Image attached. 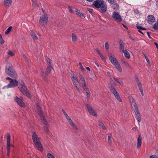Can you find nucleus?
Wrapping results in <instances>:
<instances>
[{"mask_svg":"<svg viewBox=\"0 0 158 158\" xmlns=\"http://www.w3.org/2000/svg\"><path fill=\"white\" fill-rule=\"evenodd\" d=\"M5 71L6 74L13 78H15L17 77V75L14 70L12 64L10 63H6Z\"/></svg>","mask_w":158,"mask_h":158,"instance_id":"nucleus-1","label":"nucleus"},{"mask_svg":"<svg viewBox=\"0 0 158 158\" xmlns=\"http://www.w3.org/2000/svg\"><path fill=\"white\" fill-rule=\"evenodd\" d=\"M36 106L37 107V109L38 110V113L40 115L41 119L43 122V123L45 125L44 127V130L47 133H48L49 131L48 128L49 127V125L48 123V122L45 117L43 115L42 113L41 110V108L38 103H36Z\"/></svg>","mask_w":158,"mask_h":158,"instance_id":"nucleus-2","label":"nucleus"},{"mask_svg":"<svg viewBox=\"0 0 158 158\" xmlns=\"http://www.w3.org/2000/svg\"><path fill=\"white\" fill-rule=\"evenodd\" d=\"M93 5L97 8H101V10L103 12H105L106 10V3L103 1V0H97L94 1L93 2Z\"/></svg>","mask_w":158,"mask_h":158,"instance_id":"nucleus-3","label":"nucleus"},{"mask_svg":"<svg viewBox=\"0 0 158 158\" xmlns=\"http://www.w3.org/2000/svg\"><path fill=\"white\" fill-rule=\"evenodd\" d=\"M110 60L112 64L120 72L122 71L121 67L115 56L112 54H110Z\"/></svg>","mask_w":158,"mask_h":158,"instance_id":"nucleus-4","label":"nucleus"},{"mask_svg":"<svg viewBox=\"0 0 158 158\" xmlns=\"http://www.w3.org/2000/svg\"><path fill=\"white\" fill-rule=\"evenodd\" d=\"M18 88L24 95L29 98L31 97V94L29 92L28 89L25 85L24 83H22L20 84Z\"/></svg>","mask_w":158,"mask_h":158,"instance_id":"nucleus-5","label":"nucleus"},{"mask_svg":"<svg viewBox=\"0 0 158 158\" xmlns=\"http://www.w3.org/2000/svg\"><path fill=\"white\" fill-rule=\"evenodd\" d=\"M110 90L118 101L120 102H122V99L115 88L114 86H111L110 88Z\"/></svg>","mask_w":158,"mask_h":158,"instance_id":"nucleus-6","label":"nucleus"},{"mask_svg":"<svg viewBox=\"0 0 158 158\" xmlns=\"http://www.w3.org/2000/svg\"><path fill=\"white\" fill-rule=\"evenodd\" d=\"M48 17L47 15H42L39 20V23L42 26L47 24L48 21Z\"/></svg>","mask_w":158,"mask_h":158,"instance_id":"nucleus-7","label":"nucleus"},{"mask_svg":"<svg viewBox=\"0 0 158 158\" xmlns=\"http://www.w3.org/2000/svg\"><path fill=\"white\" fill-rule=\"evenodd\" d=\"M18 82L15 79H13L11 81H9V83L7 85L3 87L4 88H9L15 87L18 85Z\"/></svg>","mask_w":158,"mask_h":158,"instance_id":"nucleus-8","label":"nucleus"},{"mask_svg":"<svg viewBox=\"0 0 158 158\" xmlns=\"http://www.w3.org/2000/svg\"><path fill=\"white\" fill-rule=\"evenodd\" d=\"M71 78L72 80L73 84L76 88L77 90L79 92H80V89L78 87V85L79 84V82L77 78L76 77V76L73 73L71 74Z\"/></svg>","mask_w":158,"mask_h":158,"instance_id":"nucleus-9","label":"nucleus"},{"mask_svg":"<svg viewBox=\"0 0 158 158\" xmlns=\"http://www.w3.org/2000/svg\"><path fill=\"white\" fill-rule=\"evenodd\" d=\"M46 61L48 64V66L46 70L45 74L48 75L50 73L51 70L52 69V64L51 62V60L48 58H46Z\"/></svg>","mask_w":158,"mask_h":158,"instance_id":"nucleus-10","label":"nucleus"},{"mask_svg":"<svg viewBox=\"0 0 158 158\" xmlns=\"http://www.w3.org/2000/svg\"><path fill=\"white\" fill-rule=\"evenodd\" d=\"M15 101L17 103L18 105L20 107L25 108L26 107L25 103L23 101V99L22 97L19 98L16 96L15 97Z\"/></svg>","mask_w":158,"mask_h":158,"instance_id":"nucleus-11","label":"nucleus"},{"mask_svg":"<svg viewBox=\"0 0 158 158\" xmlns=\"http://www.w3.org/2000/svg\"><path fill=\"white\" fill-rule=\"evenodd\" d=\"M86 107L87 110L89 114L93 116H97V115L95 110L91 107L90 105L88 104H86Z\"/></svg>","mask_w":158,"mask_h":158,"instance_id":"nucleus-12","label":"nucleus"},{"mask_svg":"<svg viewBox=\"0 0 158 158\" xmlns=\"http://www.w3.org/2000/svg\"><path fill=\"white\" fill-rule=\"evenodd\" d=\"M112 17L117 22H120L122 21L121 16L117 12L114 11L113 13Z\"/></svg>","mask_w":158,"mask_h":158,"instance_id":"nucleus-13","label":"nucleus"},{"mask_svg":"<svg viewBox=\"0 0 158 158\" xmlns=\"http://www.w3.org/2000/svg\"><path fill=\"white\" fill-rule=\"evenodd\" d=\"M10 134H8L7 135V155L8 156H9L10 155Z\"/></svg>","mask_w":158,"mask_h":158,"instance_id":"nucleus-14","label":"nucleus"},{"mask_svg":"<svg viewBox=\"0 0 158 158\" xmlns=\"http://www.w3.org/2000/svg\"><path fill=\"white\" fill-rule=\"evenodd\" d=\"M32 139L34 143L40 141L39 138L35 131L32 132Z\"/></svg>","mask_w":158,"mask_h":158,"instance_id":"nucleus-15","label":"nucleus"},{"mask_svg":"<svg viewBox=\"0 0 158 158\" xmlns=\"http://www.w3.org/2000/svg\"><path fill=\"white\" fill-rule=\"evenodd\" d=\"M148 22L150 24H152L155 22V18L152 15H148Z\"/></svg>","mask_w":158,"mask_h":158,"instance_id":"nucleus-16","label":"nucleus"},{"mask_svg":"<svg viewBox=\"0 0 158 158\" xmlns=\"http://www.w3.org/2000/svg\"><path fill=\"white\" fill-rule=\"evenodd\" d=\"M34 144L39 151H43V148L40 141L36 142Z\"/></svg>","mask_w":158,"mask_h":158,"instance_id":"nucleus-17","label":"nucleus"},{"mask_svg":"<svg viewBox=\"0 0 158 158\" xmlns=\"http://www.w3.org/2000/svg\"><path fill=\"white\" fill-rule=\"evenodd\" d=\"M34 144L39 151H43V148L40 141L36 142Z\"/></svg>","mask_w":158,"mask_h":158,"instance_id":"nucleus-18","label":"nucleus"},{"mask_svg":"<svg viewBox=\"0 0 158 158\" xmlns=\"http://www.w3.org/2000/svg\"><path fill=\"white\" fill-rule=\"evenodd\" d=\"M142 144V137L140 135H139L137 139V148H140L141 144Z\"/></svg>","mask_w":158,"mask_h":158,"instance_id":"nucleus-19","label":"nucleus"},{"mask_svg":"<svg viewBox=\"0 0 158 158\" xmlns=\"http://www.w3.org/2000/svg\"><path fill=\"white\" fill-rule=\"evenodd\" d=\"M119 50L121 52L123 51L124 48V44L123 41L120 40H119Z\"/></svg>","mask_w":158,"mask_h":158,"instance_id":"nucleus-20","label":"nucleus"},{"mask_svg":"<svg viewBox=\"0 0 158 158\" xmlns=\"http://www.w3.org/2000/svg\"><path fill=\"white\" fill-rule=\"evenodd\" d=\"M136 82L137 83L138 85L139 86V89L140 90V92L142 94V96H143L144 94H143V88L142 87V85H141L140 81L139 80H137L136 81Z\"/></svg>","mask_w":158,"mask_h":158,"instance_id":"nucleus-21","label":"nucleus"},{"mask_svg":"<svg viewBox=\"0 0 158 158\" xmlns=\"http://www.w3.org/2000/svg\"><path fill=\"white\" fill-rule=\"evenodd\" d=\"M30 34L33 40H36L38 39L36 35L33 30L31 31Z\"/></svg>","mask_w":158,"mask_h":158,"instance_id":"nucleus-22","label":"nucleus"},{"mask_svg":"<svg viewBox=\"0 0 158 158\" xmlns=\"http://www.w3.org/2000/svg\"><path fill=\"white\" fill-rule=\"evenodd\" d=\"M82 87L83 88L84 90H85V91L86 92V93L87 94L86 96L87 98H89L90 96V93L88 89L87 88L86 85L85 86H84Z\"/></svg>","mask_w":158,"mask_h":158,"instance_id":"nucleus-23","label":"nucleus"},{"mask_svg":"<svg viewBox=\"0 0 158 158\" xmlns=\"http://www.w3.org/2000/svg\"><path fill=\"white\" fill-rule=\"evenodd\" d=\"M131 104L134 111H138V109L135 101L131 103Z\"/></svg>","mask_w":158,"mask_h":158,"instance_id":"nucleus-24","label":"nucleus"},{"mask_svg":"<svg viewBox=\"0 0 158 158\" xmlns=\"http://www.w3.org/2000/svg\"><path fill=\"white\" fill-rule=\"evenodd\" d=\"M124 54L125 57L129 59L130 57V55L129 52L127 50H124L123 51H122Z\"/></svg>","mask_w":158,"mask_h":158,"instance_id":"nucleus-25","label":"nucleus"},{"mask_svg":"<svg viewBox=\"0 0 158 158\" xmlns=\"http://www.w3.org/2000/svg\"><path fill=\"white\" fill-rule=\"evenodd\" d=\"M68 122H69L70 125L75 130H77V126L75 125L71 119L69 120Z\"/></svg>","mask_w":158,"mask_h":158,"instance_id":"nucleus-26","label":"nucleus"},{"mask_svg":"<svg viewBox=\"0 0 158 158\" xmlns=\"http://www.w3.org/2000/svg\"><path fill=\"white\" fill-rule=\"evenodd\" d=\"M32 5L34 8L33 9L34 10H36L38 9L39 5L36 2V1L32 2Z\"/></svg>","mask_w":158,"mask_h":158,"instance_id":"nucleus-27","label":"nucleus"},{"mask_svg":"<svg viewBox=\"0 0 158 158\" xmlns=\"http://www.w3.org/2000/svg\"><path fill=\"white\" fill-rule=\"evenodd\" d=\"M134 112L135 113L136 117L137 118L138 121L139 122H140L141 121V117L139 112V110L137 111H134Z\"/></svg>","mask_w":158,"mask_h":158,"instance_id":"nucleus-28","label":"nucleus"},{"mask_svg":"<svg viewBox=\"0 0 158 158\" xmlns=\"http://www.w3.org/2000/svg\"><path fill=\"white\" fill-rule=\"evenodd\" d=\"M114 80L118 83L119 85H123V82L121 81L120 78H116L115 77L113 78Z\"/></svg>","mask_w":158,"mask_h":158,"instance_id":"nucleus-29","label":"nucleus"},{"mask_svg":"<svg viewBox=\"0 0 158 158\" xmlns=\"http://www.w3.org/2000/svg\"><path fill=\"white\" fill-rule=\"evenodd\" d=\"M4 4L6 6H10L12 2V0H4Z\"/></svg>","mask_w":158,"mask_h":158,"instance_id":"nucleus-30","label":"nucleus"},{"mask_svg":"<svg viewBox=\"0 0 158 158\" xmlns=\"http://www.w3.org/2000/svg\"><path fill=\"white\" fill-rule=\"evenodd\" d=\"M111 8L113 10H118L119 9V7L117 3H115L111 6Z\"/></svg>","mask_w":158,"mask_h":158,"instance_id":"nucleus-31","label":"nucleus"},{"mask_svg":"<svg viewBox=\"0 0 158 158\" xmlns=\"http://www.w3.org/2000/svg\"><path fill=\"white\" fill-rule=\"evenodd\" d=\"M72 38L73 43H75L77 41V37L74 33H72Z\"/></svg>","mask_w":158,"mask_h":158,"instance_id":"nucleus-32","label":"nucleus"},{"mask_svg":"<svg viewBox=\"0 0 158 158\" xmlns=\"http://www.w3.org/2000/svg\"><path fill=\"white\" fill-rule=\"evenodd\" d=\"M76 12L77 15H79V16L81 17H84V18L85 17V16L79 10H77L76 11Z\"/></svg>","mask_w":158,"mask_h":158,"instance_id":"nucleus-33","label":"nucleus"},{"mask_svg":"<svg viewBox=\"0 0 158 158\" xmlns=\"http://www.w3.org/2000/svg\"><path fill=\"white\" fill-rule=\"evenodd\" d=\"M99 125L104 130L106 129V127L104 125L103 123L100 121H99L98 122Z\"/></svg>","mask_w":158,"mask_h":158,"instance_id":"nucleus-34","label":"nucleus"},{"mask_svg":"<svg viewBox=\"0 0 158 158\" xmlns=\"http://www.w3.org/2000/svg\"><path fill=\"white\" fill-rule=\"evenodd\" d=\"M12 28V26H10L5 31V34L6 35H7L9 33L11 30Z\"/></svg>","mask_w":158,"mask_h":158,"instance_id":"nucleus-35","label":"nucleus"},{"mask_svg":"<svg viewBox=\"0 0 158 158\" xmlns=\"http://www.w3.org/2000/svg\"><path fill=\"white\" fill-rule=\"evenodd\" d=\"M136 27L139 30H146V29L145 28L141 26H140L138 25V24H136Z\"/></svg>","mask_w":158,"mask_h":158,"instance_id":"nucleus-36","label":"nucleus"},{"mask_svg":"<svg viewBox=\"0 0 158 158\" xmlns=\"http://www.w3.org/2000/svg\"><path fill=\"white\" fill-rule=\"evenodd\" d=\"M80 79L81 80V84L82 85V86L83 87L86 86V85L85 83V81L84 78Z\"/></svg>","mask_w":158,"mask_h":158,"instance_id":"nucleus-37","label":"nucleus"},{"mask_svg":"<svg viewBox=\"0 0 158 158\" xmlns=\"http://www.w3.org/2000/svg\"><path fill=\"white\" fill-rule=\"evenodd\" d=\"M8 55H10L11 56H13L15 55V53L12 51H10V50H9L7 52H6Z\"/></svg>","mask_w":158,"mask_h":158,"instance_id":"nucleus-38","label":"nucleus"},{"mask_svg":"<svg viewBox=\"0 0 158 158\" xmlns=\"http://www.w3.org/2000/svg\"><path fill=\"white\" fill-rule=\"evenodd\" d=\"M47 157L48 158H55L54 156L50 153H48Z\"/></svg>","mask_w":158,"mask_h":158,"instance_id":"nucleus-39","label":"nucleus"},{"mask_svg":"<svg viewBox=\"0 0 158 158\" xmlns=\"http://www.w3.org/2000/svg\"><path fill=\"white\" fill-rule=\"evenodd\" d=\"M153 28L155 30L158 29V23L157 22L155 23L153 25Z\"/></svg>","mask_w":158,"mask_h":158,"instance_id":"nucleus-40","label":"nucleus"},{"mask_svg":"<svg viewBox=\"0 0 158 158\" xmlns=\"http://www.w3.org/2000/svg\"><path fill=\"white\" fill-rule=\"evenodd\" d=\"M4 41L2 38V35L0 34V44H4Z\"/></svg>","mask_w":158,"mask_h":158,"instance_id":"nucleus-41","label":"nucleus"},{"mask_svg":"<svg viewBox=\"0 0 158 158\" xmlns=\"http://www.w3.org/2000/svg\"><path fill=\"white\" fill-rule=\"evenodd\" d=\"M123 63L127 67L129 68H131L130 66L129 65L128 63L125 61H123Z\"/></svg>","mask_w":158,"mask_h":158,"instance_id":"nucleus-42","label":"nucleus"},{"mask_svg":"<svg viewBox=\"0 0 158 158\" xmlns=\"http://www.w3.org/2000/svg\"><path fill=\"white\" fill-rule=\"evenodd\" d=\"M129 99L130 101V103H131L132 102H133L135 101L134 99H133V98L131 96H129Z\"/></svg>","mask_w":158,"mask_h":158,"instance_id":"nucleus-43","label":"nucleus"},{"mask_svg":"<svg viewBox=\"0 0 158 158\" xmlns=\"http://www.w3.org/2000/svg\"><path fill=\"white\" fill-rule=\"evenodd\" d=\"M79 65L80 66V68L82 70H84V68L83 67V66H82V64L80 62H79Z\"/></svg>","mask_w":158,"mask_h":158,"instance_id":"nucleus-44","label":"nucleus"},{"mask_svg":"<svg viewBox=\"0 0 158 158\" xmlns=\"http://www.w3.org/2000/svg\"><path fill=\"white\" fill-rule=\"evenodd\" d=\"M150 158H158V155H152L150 156Z\"/></svg>","mask_w":158,"mask_h":158,"instance_id":"nucleus-45","label":"nucleus"},{"mask_svg":"<svg viewBox=\"0 0 158 158\" xmlns=\"http://www.w3.org/2000/svg\"><path fill=\"white\" fill-rule=\"evenodd\" d=\"M143 53V55L144 56L145 58L146 61H147V62L148 63H149V60L148 58L146 56V55L145 53Z\"/></svg>","mask_w":158,"mask_h":158,"instance_id":"nucleus-46","label":"nucleus"},{"mask_svg":"<svg viewBox=\"0 0 158 158\" xmlns=\"http://www.w3.org/2000/svg\"><path fill=\"white\" fill-rule=\"evenodd\" d=\"M110 81L111 84L114 86H116L117 85L116 83L114 82L112 80H110Z\"/></svg>","mask_w":158,"mask_h":158,"instance_id":"nucleus-47","label":"nucleus"},{"mask_svg":"<svg viewBox=\"0 0 158 158\" xmlns=\"http://www.w3.org/2000/svg\"><path fill=\"white\" fill-rule=\"evenodd\" d=\"M96 50L97 53L99 55V56H100L102 54L100 50H99L98 49H96Z\"/></svg>","mask_w":158,"mask_h":158,"instance_id":"nucleus-48","label":"nucleus"},{"mask_svg":"<svg viewBox=\"0 0 158 158\" xmlns=\"http://www.w3.org/2000/svg\"><path fill=\"white\" fill-rule=\"evenodd\" d=\"M105 48L106 49L108 50L109 48V44L108 42H106L105 44Z\"/></svg>","mask_w":158,"mask_h":158,"instance_id":"nucleus-49","label":"nucleus"},{"mask_svg":"<svg viewBox=\"0 0 158 158\" xmlns=\"http://www.w3.org/2000/svg\"><path fill=\"white\" fill-rule=\"evenodd\" d=\"M100 56L103 61H104L105 60V57L102 54Z\"/></svg>","mask_w":158,"mask_h":158,"instance_id":"nucleus-50","label":"nucleus"},{"mask_svg":"<svg viewBox=\"0 0 158 158\" xmlns=\"http://www.w3.org/2000/svg\"><path fill=\"white\" fill-rule=\"evenodd\" d=\"M69 10V11L71 13H73L74 11H73L72 10V8L71 6H69L68 7Z\"/></svg>","mask_w":158,"mask_h":158,"instance_id":"nucleus-51","label":"nucleus"},{"mask_svg":"<svg viewBox=\"0 0 158 158\" xmlns=\"http://www.w3.org/2000/svg\"><path fill=\"white\" fill-rule=\"evenodd\" d=\"M64 116H65V118L67 119L68 121H69V120L71 119L67 115V114H66Z\"/></svg>","mask_w":158,"mask_h":158,"instance_id":"nucleus-52","label":"nucleus"},{"mask_svg":"<svg viewBox=\"0 0 158 158\" xmlns=\"http://www.w3.org/2000/svg\"><path fill=\"white\" fill-rule=\"evenodd\" d=\"M87 10L90 13H92L93 11V9L89 8H87Z\"/></svg>","mask_w":158,"mask_h":158,"instance_id":"nucleus-53","label":"nucleus"},{"mask_svg":"<svg viewBox=\"0 0 158 158\" xmlns=\"http://www.w3.org/2000/svg\"><path fill=\"white\" fill-rule=\"evenodd\" d=\"M79 77L80 79H81L84 78V77L81 74H79Z\"/></svg>","mask_w":158,"mask_h":158,"instance_id":"nucleus-54","label":"nucleus"},{"mask_svg":"<svg viewBox=\"0 0 158 158\" xmlns=\"http://www.w3.org/2000/svg\"><path fill=\"white\" fill-rule=\"evenodd\" d=\"M79 77L80 79H81L84 78V77L81 74H79Z\"/></svg>","mask_w":158,"mask_h":158,"instance_id":"nucleus-55","label":"nucleus"},{"mask_svg":"<svg viewBox=\"0 0 158 158\" xmlns=\"http://www.w3.org/2000/svg\"><path fill=\"white\" fill-rule=\"evenodd\" d=\"M110 2V3L113 4L115 2V0H109Z\"/></svg>","mask_w":158,"mask_h":158,"instance_id":"nucleus-56","label":"nucleus"},{"mask_svg":"<svg viewBox=\"0 0 158 158\" xmlns=\"http://www.w3.org/2000/svg\"><path fill=\"white\" fill-rule=\"evenodd\" d=\"M62 112H63V113L64 114V116L67 114V113L65 112V111L63 109H62Z\"/></svg>","mask_w":158,"mask_h":158,"instance_id":"nucleus-57","label":"nucleus"},{"mask_svg":"<svg viewBox=\"0 0 158 158\" xmlns=\"http://www.w3.org/2000/svg\"><path fill=\"white\" fill-rule=\"evenodd\" d=\"M6 80H9L10 81H11L13 79H12V78H11L10 77H6Z\"/></svg>","mask_w":158,"mask_h":158,"instance_id":"nucleus-58","label":"nucleus"},{"mask_svg":"<svg viewBox=\"0 0 158 158\" xmlns=\"http://www.w3.org/2000/svg\"><path fill=\"white\" fill-rule=\"evenodd\" d=\"M147 34L149 38V39H151V36H150V33H149V32H147Z\"/></svg>","mask_w":158,"mask_h":158,"instance_id":"nucleus-59","label":"nucleus"},{"mask_svg":"<svg viewBox=\"0 0 158 158\" xmlns=\"http://www.w3.org/2000/svg\"><path fill=\"white\" fill-rule=\"evenodd\" d=\"M154 44L156 46L157 48L158 49V44H157L156 43H154Z\"/></svg>","mask_w":158,"mask_h":158,"instance_id":"nucleus-60","label":"nucleus"},{"mask_svg":"<svg viewBox=\"0 0 158 158\" xmlns=\"http://www.w3.org/2000/svg\"><path fill=\"white\" fill-rule=\"evenodd\" d=\"M95 64H96V65L98 67H99V64H98V63L97 62H95Z\"/></svg>","mask_w":158,"mask_h":158,"instance_id":"nucleus-61","label":"nucleus"},{"mask_svg":"<svg viewBox=\"0 0 158 158\" xmlns=\"http://www.w3.org/2000/svg\"><path fill=\"white\" fill-rule=\"evenodd\" d=\"M86 69L89 71H90V68L89 67H86Z\"/></svg>","mask_w":158,"mask_h":158,"instance_id":"nucleus-62","label":"nucleus"},{"mask_svg":"<svg viewBox=\"0 0 158 158\" xmlns=\"http://www.w3.org/2000/svg\"><path fill=\"white\" fill-rule=\"evenodd\" d=\"M132 129L134 130H136V128L135 127H133L132 128Z\"/></svg>","mask_w":158,"mask_h":158,"instance_id":"nucleus-63","label":"nucleus"},{"mask_svg":"<svg viewBox=\"0 0 158 158\" xmlns=\"http://www.w3.org/2000/svg\"><path fill=\"white\" fill-rule=\"evenodd\" d=\"M156 6H158V0H157V1L156 2Z\"/></svg>","mask_w":158,"mask_h":158,"instance_id":"nucleus-64","label":"nucleus"}]
</instances>
